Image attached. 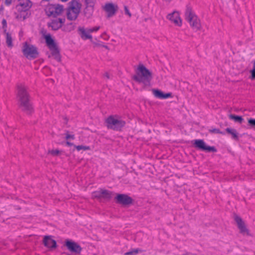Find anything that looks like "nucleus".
Instances as JSON below:
<instances>
[{
	"label": "nucleus",
	"instance_id": "1",
	"mask_svg": "<svg viewBox=\"0 0 255 255\" xmlns=\"http://www.w3.org/2000/svg\"><path fill=\"white\" fill-rule=\"evenodd\" d=\"M17 99L19 108L26 115H30L34 112L32 104L27 88L22 85L17 86Z\"/></svg>",
	"mask_w": 255,
	"mask_h": 255
},
{
	"label": "nucleus",
	"instance_id": "40",
	"mask_svg": "<svg viewBox=\"0 0 255 255\" xmlns=\"http://www.w3.org/2000/svg\"><path fill=\"white\" fill-rule=\"evenodd\" d=\"M104 76L106 77L108 79H110V75L108 73L106 72L105 73Z\"/></svg>",
	"mask_w": 255,
	"mask_h": 255
},
{
	"label": "nucleus",
	"instance_id": "6",
	"mask_svg": "<svg viewBox=\"0 0 255 255\" xmlns=\"http://www.w3.org/2000/svg\"><path fill=\"white\" fill-rule=\"evenodd\" d=\"M22 52L24 56L28 59H34L38 55L37 48L33 45L28 44L26 42L23 43Z\"/></svg>",
	"mask_w": 255,
	"mask_h": 255
},
{
	"label": "nucleus",
	"instance_id": "25",
	"mask_svg": "<svg viewBox=\"0 0 255 255\" xmlns=\"http://www.w3.org/2000/svg\"><path fill=\"white\" fill-rule=\"evenodd\" d=\"M229 119L232 120H234L235 122L242 124L244 121V119L242 116L230 114L229 116Z\"/></svg>",
	"mask_w": 255,
	"mask_h": 255
},
{
	"label": "nucleus",
	"instance_id": "14",
	"mask_svg": "<svg viewBox=\"0 0 255 255\" xmlns=\"http://www.w3.org/2000/svg\"><path fill=\"white\" fill-rule=\"evenodd\" d=\"M104 9L107 12V17H111L116 14L118 6L112 3H108L105 4Z\"/></svg>",
	"mask_w": 255,
	"mask_h": 255
},
{
	"label": "nucleus",
	"instance_id": "8",
	"mask_svg": "<svg viewBox=\"0 0 255 255\" xmlns=\"http://www.w3.org/2000/svg\"><path fill=\"white\" fill-rule=\"evenodd\" d=\"M234 220L237 224L238 228L239 229L240 233L241 234L243 235L252 236V235L250 233L249 230L247 228L245 222L240 216L237 215H235Z\"/></svg>",
	"mask_w": 255,
	"mask_h": 255
},
{
	"label": "nucleus",
	"instance_id": "43",
	"mask_svg": "<svg viewBox=\"0 0 255 255\" xmlns=\"http://www.w3.org/2000/svg\"><path fill=\"white\" fill-rule=\"evenodd\" d=\"M66 134H69V131L68 130H65V136H66Z\"/></svg>",
	"mask_w": 255,
	"mask_h": 255
},
{
	"label": "nucleus",
	"instance_id": "24",
	"mask_svg": "<svg viewBox=\"0 0 255 255\" xmlns=\"http://www.w3.org/2000/svg\"><path fill=\"white\" fill-rule=\"evenodd\" d=\"M79 13L74 11H66L67 18L70 20H75L78 17Z\"/></svg>",
	"mask_w": 255,
	"mask_h": 255
},
{
	"label": "nucleus",
	"instance_id": "5",
	"mask_svg": "<svg viewBox=\"0 0 255 255\" xmlns=\"http://www.w3.org/2000/svg\"><path fill=\"white\" fill-rule=\"evenodd\" d=\"M44 38L46 45L51 51L52 55L54 56L56 60L58 62H60L61 61L60 51L54 39L52 38L50 34L46 35Z\"/></svg>",
	"mask_w": 255,
	"mask_h": 255
},
{
	"label": "nucleus",
	"instance_id": "9",
	"mask_svg": "<svg viewBox=\"0 0 255 255\" xmlns=\"http://www.w3.org/2000/svg\"><path fill=\"white\" fill-rule=\"evenodd\" d=\"M115 199L117 203L123 206L129 205L133 201L131 197L125 194H118Z\"/></svg>",
	"mask_w": 255,
	"mask_h": 255
},
{
	"label": "nucleus",
	"instance_id": "7",
	"mask_svg": "<svg viewBox=\"0 0 255 255\" xmlns=\"http://www.w3.org/2000/svg\"><path fill=\"white\" fill-rule=\"evenodd\" d=\"M194 146L200 150L208 152H216L217 148L215 146L207 145L203 139H196L194 140Z\"/></svg>",
	"mask_w": 255,
	"mask_h": 255
},
{
	"label": "nucleus",
	"instance_id": "2",
	"mask_svg": "<svg viewBox=\"0 0 255 255\" xmlns=\"http://www.w3.org/2000/svg\"><path fill=\"white\" fill-rule=\"evenodd\" d=\"M132 79L139 83H142L145 86H149L150 81L152 79V74L143 64H139L136 74Z\"/></svg>",
	"mask_w": 255,
	"mask_h": 255
},
{
	"label": "nucleus",
	"instance_id": "16",
	"mask_svg": "<svg viewBox=\"0 0 255 255\" xmlns=\"http://www.w3.org/2000/svg\"><path fill=\"white\" fill-rule=\"evenodd\" d=\"M167 18L177 26H180L182 24V20L178 12L174 11L173 12L168 14Z\"/></svg>",
	"mask_w": 255,
	"mask_h": 255
},
{
	"label": "nucleus",
	"instance_id": "31",
	"mask_svg": "<svg viewBox=\"0 0 255 255\" xmlns=\"http://www.w3.org/2000/svg\"><path fill=\"white\" fill-rule=\"evenodd\" d=\"M49 152L53 156H58L60 154V151L58 149H53L49 151Z\"/></svg>",
	"mask_w": 255,
	"mask_h": 255
},
{
	"label": "nucleus",
	"instance_id": "17",
	"mask_svg": "<svg viewBox=\"0 0 255 255\" xmlns=\"http://www.w3.org/2000/svg\"><path fill=\"white\" fill-rule=\"evenodd\" d=\"M152 93L154 97L160 99H166L172 97L171 93H164L158 89H152Z\"/></svg>",
	"mask_w": 255,
	"mask_h": 255
},
{
	"label": "nucleus",
	"instance_id": "12",
	"mask_svg": "<svg viewBox=\"0 0 255 255\" xmlns=\"http://www.w3.org/2000/svg\"><path fill=\"white\" fill-rule=\"evenodd\" d=\"M65 19L64 18H56L48 23V26L51 27L53 30H57L62 26V24L65 22Z\"/></svg>",
	"mask_w": 255,
	"mask_h": 255
},
{
	"label": "nucleus",
	"instance_id": "42",
	"mask_svg": "<svg viewBox=\"0 0 255 255\" xmlns=\"http://www.w3.org/2000/svg\"><path fill=\"white\" fill-rule=\"evenodd\" d=\"M102 47H105V48H106V49H108V46H107V45H102Z\"/></svg>",
	"mask_w": 255,
	"mask_h": 255
},
{
	"label": "nucleus",
	"instance_id": "45",
	"mask_svg": "<svg viewBox=\"0 0 255 255\" xmlns=\"http://www.w3.org/2000/svg\"><path fill=\"white\" fill-rule=\"evenodd\" d=\"M65 120H66V122H68V120H67L66 118H65Z\"/></svg>",
	"mask_w": 255,
	"mask_h": 255
},
{
	"label": "nucleus",
	"instance_id": "34",
	"mask_svg": "<svg viewBox=\"0 0 255 255\" xmlns=\"http://www.w3.org/2000/svg\"><path fill=\"white\" fill-rule=\"evenodd\" d=\"M248 123L252 128L255 127V119L250 118L248 120Z\"/></svg>",
	"mask_w": 255,
	"mask_h": 255
},
{
	"label": "nucleus",
	"instance_id": "44",
	"mask_svg": "<svg viewBox=\"0 0 255 255\" xmlns=\"http://www.w3.org/2000/svg\"><path fill=\"white\" fill-rule=\"evenodd\" d=\"M62 1H67L68 0H61Z\"/></svg>",
	"mask_w": 255,
	"mask_h": 255
},
{
	"label": "nucleus",
	"instance_id": "38",
	"mask_svg": "<svg viewBox=\"0 0 255 255\" xmlns=\"http://www.w3.org/2000/svg\"><path fill=\"white\" fill-rule=\"evenodd\" d=\"M2 28L4 29H6V28L7 27V23H6V21L5 19H2Z\"/></svg>",
	"mask_w": 255,
	"mask_h": 255
},
{
	"label": "nucleus",
	"instance_id": "41",
	"mask_svg": "<svg viewBox=\"0 0 255 255\" xmlns=\"http://www.w3.org/2000/svg\"><path fill=\"white\" fill-rule=\"evenodd\" d=\"M95 44L97 47H102V45H103V44H102L101 43H95Z\"/></svg>",
	"mask_w": 255,
	"mask_h": 255
},
{
	"label": "nucleus",
	"instance_id": "20",
	"mask_svg": "<svg viewBox=\"0 0 255 255\" xmlns=\"http://www.w3.org/2000/svg\"><path fill=\"white\" fill-rule=\"evenodd\" d=\"M94 11V6L86 5L84 9V14L87 18H90L92 17Z\"/></svg>",
	"mask_w": 255,
	"mask_h": 255
},
{
	"label": "nucleus",
	"instance_id": "3",
	"mask_svg": "<svg viewBox=\"0 0 255 255\" xmlns=\"http://www.w3.org/2000/svg\"><path fill=\"white\" fill-rule=\"evenodd\" d=\"M105 123L108 129L115 131H121L126 125V122L117 116H110L106 121Z\"/></svg>",
	"mask_w": 255,
	"mask_h": 255
},
{
	"label": "nucleus",
	"instance_id": "11",
	"mask_svg": "<svg viewBox=\"0 0 255 255\" xmlns=\"http://www.w3.org/2000/svg\"><path fill=\"white\" fill-rule=\"evenodd\" d=\"M65 246L71 252L75 254H79L82 251V248L80 245L71 240H67L65 241Z\"/></svg>",
	"mask_w": 255,
	"mask_h": 255
},
{
	"label": "nucleus",
	"instance_id": "19",
	"mask_svg": "<svg viewBox=\"0 0 255 255\" xmlns=\"http://www.w3.org/2000/svg\"><path fill=\"white\" fill-rule=\"evenodd\" d=\"M78 32L82 39H92V36L89 32L87 28L85 29L83 27H79L78 28Z\"/></svg>",
	"mask_w": 255,
	"mask_h": 255
},
{
	"label": "nucleus",
	"instance_id": "29",
	"mask_svg": "<svg viewBox=\"0 0 255 255\" xmlns=\"http://www.w3.org/2000/svg\"><path fill=\"white\" fill-rule=\"evenodd\" d=\"M140 251L138 249H133L132 251L126 252L124 255H136Z\"/></svg>",
	"mask_w": 255,
	"mask_h": 255
},
{
	"label": "nucleus",
	"instance_id": "10",
	"mask_svg": "<svg viewBox=\"0 0 255 255\" xmlns=\"http://www.w3.org/2000/svg\"><path fill=\"white\" fill-rule=\"evenodd\" d=\"M63 11V7L59 4H51L48 8L47 12L49 16H53L56 17L61 14Z\"/></svg>",
	"mask_w": 255,
	"mask_h": 255
},
{
	"label": "nucleus",
	"instance_id": "21",
	"mask_svg": "<svg viewBox=\"0 0 255 255\" xmlns=\"http://www.w3.org/2000/svg\"><path fill=\"white\" fill-rule=\"evenodd\" d=\"M225 130L228 134L231 135L232 139L235 140H239V133L236 129L227 128Z\"/></svg>",
	"mask_w": 255,
	"mask_h": 255
},
{
	"label": "nucleus",
	"instance_id": "27",
	"mask_svg": "<svg viewBox=\"0 0 255 255\" xmlns=\"http://www.w3.org/2000/svg\"><path fill=\"white\" fill-rule=\"evenodd\" d=\"M74 147L76 148L77 151H79L81 150H90V147L89 146H86V145H74Z\"/></svg>",
	"mask_w": 255,
	"mask_h": 255
},
{
	"label": "nucleus",
	"instance_id": "26",
	"mask_svg": "<svg viewBox=\"0 0 255 255\" xmlns=\"http://www.w3.org/2000/svg\"><path fill=\"white\" fill-rule=\"evenodd\" d=\"M251 75L249 76V79L251 80H255V60L253 61V68L250 71Z\"/></svg>",
	"mask_w": 255,
	"mask_h": 255
},
{
	"label": "nucleus",
	"instance_id": "30",
	"mask_svg": "<svg viewBox=\"0 0 255 255\" xmlns=\"http://www.w3.org/2000/svg\"><path fill=\"white\" fill-rule=\"evenodd\" d=\"M209 132L211 133H220L222 134H224L225 133L220 131L219 128H211L209 129Z\"/></svg>",
	"mask_w": 255,
	"mask_h": 255
},
{
	"label": "nucleus",
	"instance_id": "37",
	"mask_svg": "<svg viewBox=\"0 0 255 255\" xmlns=\"http://www.w3.org/2000/svg\"><path fill=\"white\" fill-rule=\"evenodd\" d=\"M124 10H125V12L126 14L128 15L129 17H130L131 16V14L130 12H129L127 6L125 5Z\"/></svg>",
	"mask_w": 255,
	"mask_h": 255
},
{
	"label": "nucleus",
	"instance_id": "4",
	"mask_svg": "<svg viewBox=\"0 0 255 255\" xmlns=\"http://www.w3.org/2000/svg\"><path fill=\"white\" fill-rule=\"evenodd\" d=\"M185 15V19L190 23L193 30L197 31L200 29L201 27L200 20L193 12L191 7L189 5L186 6Z\"/></svg>",
	"mask_w": 255,
	"mask_h": 255
},
{
	"label": "nucleus",
	"instance_id": "28",
	"mask_svg": "<svg viewBox=\"0 0 255 255\" xmlns=\"http://www.w3.org/2000/svg\"><path fill=\"white\" fill-rule=\"evenodd\" d=\"M102 189H100L99 191L94 192L93 193V197L98 199L102 198Z\"/></svg>",
	"mask_w": 255,
	"mask_h": 255
},
{
	"label": "nucleus",
	"instance_id": "35",
	"mask_svg": "<svg viewBox=\"0 0 255 255\" xmlns=\"http://www.w3.org/2000/svg\"><path fill=\"white\" fill-rule=\"evenodd\" d=\"M67 29L69 31H72L74 29V25L73 23L71 22L67 25Z\"/></svg>",
	"mask_w": 255,
	"mask_h": 255
},
{
	"label": "nucleus",
	"instance_id": "33",
	"mask_svg": "<svg viewBox=\"0 0 255 255\" xmlns=\"http://www.w3.org/2000/svg\"><path fill=\"white\" fill-rule=\"evenodd\" d=\"M100 27L99 26H95L93 28H87V29L89 31V32L91 33H92L94 32L97 31L98 30H99L100 29Z\"/></svg>",
	"mask_w": 255,
	"mask_h": 255
},
{
	"label": "nucleus",
	"instance_id": "18",
	"mask_svg": "<svg viewBox=\"0 0 255 255\" xmlns=\"http://www.w3.org/2000/svg\"><path fill=\"white\" fill-rule=\"evenodd\" d=\"M32 6V2L30 0H25L23 2H20L16 6L18 11H25L28 10Z\"/></svg>",
	"mask_w": 255,
	"mask_h": 255
},
{
	"label": "nucleus",
	"instance_id": "22",
	"mask_svg": "<svg viewBox=\"0 0 255 255\" xmlns=\"http://www.w3.org/2000/svg\"><path fill=\"white\" fill-rule=\"evenodd\" d=\"M4 33L6 34V43L8 47L11 48L13 46L12 38L10 33L6 31V29H4Z\"/></svg>",
	"mask_w": 255,
	"mask_h": 255
},
{
	"label": "nucleus",
	"instance_id": "23",
	"mask_svg": "<svg viewBox=\"0 0 255 255\" xmlns=\"http://www.w3.org/2000/svg\"><path fill=\"white\" fill-rule=\"evenodd\" d=\"M102 198L110 200L112 198L113 192L106 189H102Z\"/></svg>",
	"mask_w": 255,
	"mask_h": 255
},
{
	"label": "nucleus",
	"instance_id": "36",
	"mask_svg": "<svg viewBox=\"0 0 255 255\" xmlns=\"http://www.w3.org/2000/svg\"><path fill=\"white\" fill-rule=\"evenodd\" d=\"M66 139L68 140L69 139H71L74 140L75 138L74 134H66V136H65Z\"/></svg>",
	"mask_w": 255,
	"mask_h": 255
},
{
	"label": "nucleus",
	"instance_id": "32",
	"mask_svg": "<svg viewBox=\"0 0 255 255\" xmlns=\"http://www.w3.org/2000/svg\"><path fill=\"white\" fill-rule=\"evenodd\" d=\"M96 0H85L86 5L94 6Z\"/></svg>",
	"mask_w": 255,
	"mask_h": 255
},
{
	"label": "nucleus",
	"instance_id": "15",
	"mask_svg": "<svg viewBox=\"0 0 255 255\" xmlns=\"http://www.w3.org/2000/svg\"><path fill=\"white\" fill-rule=\"evenodd\" d=\"M43 243L45 247L52 250L57 247V243L55 240L51 238V236H46L43 240Z\"/></svg>",
	"mask_w": 255,
	"mask_h": 255
},
{
	"label": "nucleus",
	"instance_id": "39",
	"mask_svg": "<svg viewBox=\"0 0 255 255\" xmlns=\"http://www.w3.org/2000/svg\"><path fill=\"white\" fill-rule=\"evenodd\" d=\"M66 144L68 146H74V145H75L72 142H69L68 141H67L66 142Z\"/></svg>",
	"mask_w": 255,
	"mask_h": 255
},
{
	"label": "nucleus",
	"instance_id": "13",
	"mask_svg": "<svg viewBox=\"0 0 255 255\" xmlns=\"http://www.w3.org/2000/svg\"><path fill=\"white\" fill-rule=\"evenodd\" d=\"M81 4L77 0H72L68 3L67 11H74L80 13Z\"/></svg>",
	"mask_w": 255,
	"mask_h": 255
}]
</instances>
